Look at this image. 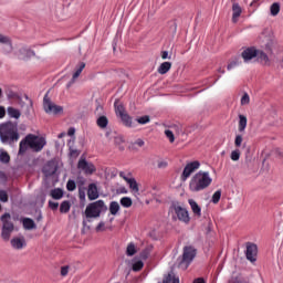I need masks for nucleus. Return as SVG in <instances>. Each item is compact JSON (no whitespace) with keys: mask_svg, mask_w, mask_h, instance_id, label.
Returning <instances> with one entry per match:
<instances>
[{"mask_svg":"<svg viewBox=\"0 0 283 283\" xmlns=\"http://www.w3.org/2000/svg\"><path fill=\"white\" fill-rule=\"evenodd\" d=\"M211 182H213V179H211L209 171L200 170L191 178L189 189L193 192L205 191V189L211 186Z\"/></svg>","mask_w":283,"mask_h":283,"instance_id":"obj_1","label":"nucleus"},{"mask_svg":"<svg viewBox=\"0 0 283 283\" xmlns=\"http://www.w3.org/2000/svg\"><path fill=\"white\" fill-rule=\"evenodd\" d=\"M19 129L17 128V124H12L11 122L4 123L0 125V140L4 145H13V143L19 142Z\"/></svg>","mask_w":283,"mask_h":283,"instance_id":"obj_2","label":"nucleus"},{"mask_svg":"<svg viewBox=\"0 0 283 283\" xmlns=\"http://www.w3.org/2000/svg\"><path fill=\"white\" fill-rule=\"evenodd\" d=\"M2 222V230H1V238L4 240V242H8L12 235V232L14 231V223L12 222V217L10 213H4L1 217Z\"/></svg>","mask_w":283,"mask_h":283,"instance_id":"obj_3","label":"nucleus"},{"mask_svg":"<svg viewBox=\"0 0 283 283\" xmlns=\"http://www.w3.org/2000/svg\"><path fill=\"white\" fill-rule=\"evenodd\" d=\"M27 140L29 142V147L32 151H43V147L48 145V142L44 137H40L36 135L29 134L27 135Z\"/></svg>","mask_w":283,"mask_h":283,"instance_id":"obj_4","label":"nucleus"},{"mask_svg":"<svg viewBox=\"0 0 283 283\" xmlns=\"http://www.w3.org/2000/svg\"><path fill=\"white\" fill-rule=\"evenodd\" d=\"M196 253H197L196 248L191 245L185 247L182 259H181V262L179 263V266H181V269H189V264L193 262V259L196 258Z\"/></svg>","mask_w":283,"mask_h":283,"instance_id":"obj_5","label":"nucleus"},{"mask_svg":"<svg viewBox=\"0 0 283 283\" xmlns=\"http://www.w3.org/2000/svg\"><path fill=\"white\" fill-rule=\"evenodd\" d=\"M105 207V202L103 200H97L93 203H90L85 209L86 218H101V211Z\"/></svg>","mask_w":283,"mask_h":283,"instance_id":"obj_6","label":"nucleus"},{"mask_svg":"<svg viewBox=\"0 0 283 283\" xmlns=\"http://www.w3.org/2000/svg\"><path fill=\"white\" fill-rule=\"evenodd\" d=\"M43 107L46 114H61L63 112V107L52 103L48 95L43 98Z\"/></svg>","mask_w":283,"mask_h":283,"instance_id":"obj_7","label":"nucleus"},{"mask_svg":"<svg viewBox=\"0 0 283 283\" xmlns=\"http://www.w3.org/2000/svg\"><path fill=\"white\" fill-rule=\"evenodd\" d=\"M197 169H200V161L195 160L188 163L181 174V180H187L191 176V174H193V171H197Z\"/></svg>","mask_w":283,"mask_h":283,"instance_id":"obj_8","label":"nucleus"},{"mask_svg":"<svg viewBox=\"0 0 283 283\" xmlns=\"http://www.w3.org/2000/svg\"><path fill=\"white\" fill-rule=\"evenodd\" d=\"M0 43L2 45L1 48L2 54H12L14 46H12V40L9 36L0 33Z\"/></svg>","mask_w":283,"mask_h":283,"instance_id":"obj_9","label":"nucleus"},{"mask_svg":"<svg viewBox=\"0 0 283 283\" xmlns=\"http://www.w3.org/2000/svg\"><path fill=\"white\" fill-rule=\"evenodd\" d=\"M245 256L249 262H255L258 260V245L255 243H247Z\"/></svg>","mask_w":283,"mask_h":283,"instance_id":"obj_10","label":"nucleus"},{"mask_svg":"<svg viewBox=\"0 0 283 283\" xmlns=\"http://www.w3.org/2000/svg\"><path fill=\"white\" fill-rule=\"evenodd\" d=\"M77 169H81L86 175H92L96 171V167L92 163H87L85 159H80L77 163Z\"/></svg>","mask_w":283,"mask_h":283,"instance_id":"obj_11","label":"nucleus"},{"mask_svg":"<svg viewBox=\"0 0 283 283\" xmlns=\"http://www.w3.org/2000/svg\"><path fill=\"white\" fill-rule=\"evenodd\" d=\"M174 211H175L178 220H180V222H185L186 224H188L190 218H189V212L187 211V209H185L180 206H174Z\"/></svg>","mask_w":283,"mask_h":283,"instance_id":"obj_12","label":"nucleus"},{"mask_svg":"<svg viewBox=\"0 0 283 283\" xmlns=\"http://www.w3.org/2000/svg\"><path fill=\"white\" fill-rule=\"evenodd\" d=\"M15 54L20 61H28L32 56H36V53L27 46H22Z\"/></svg>","mask_w":283,"mask_h":283,"instance_id":"obj_13","label":"nucleus"},{"mask_svg":"<svg viewBox=\"0 0 283 283\" xmlns=\"http://www.w3.org/2000/svg\"><path fill=\"white\" fill-rule=\"evenodd\" d=\"M241 56H242L244 63H249V61H252V59H256L258 50L253 46L247 48L241 53Z\"/></svg>","mask_w":283,"mask_h":283,"instance_id":"obj_14","label":"nucleus"},{"mask_svg":"<svg viewBox=\"0 0 283 283\" xmlns=\"http://www.w3.org/2000/svg\"><path fill=\"white\" fill-rule=\"evenodd\" d=\"M10 243L12 249H15V251H21V249H25V247H28V243L25 242L24 237L12 238Z\"/></svg>","mask_w":283,"mask_h":283,"instance_id":"obj_15","label":"nucleus"},{"mask_svg":"<svg viewBox=\"0 0 283 283\" xmlns=\"http://www.w3.org/2000/svg\"><path fill=\"white\" fill-rule=\"evenodd\" d=\"M57 166H56V163L54 161H49L45 164V166L43 167V174L46 176V177H50V176H54V174H56L57 171Z\"/></svg>","mask_w":283,"mask_h":283,"instance_id":"obj_16","label":"nucleus"},{"mask_svg":"<svg viewBox=\"0 0 283 283\" xmlns=\"http://www.w3.org/2000/svg\"><path fill=\"white\" fill-rule=\"evenodd\" d=\"M88 200H97L98 198V186L96 184H90L87 189Z\"/></svg>","mask_w":283,"mask_h":283,"instance_id":"obj_17","label":"nucleus"},{"mask_svg":"<svg viewBox=\"0 0 283 283\" xmlns=\"http://www.w3.org/2000/svg\"><path fill=\"white\" fill-rule=\"evenodd\" d=\"M242 14V7L238 2L232 4V23H238V19H240Z\"/></svg>","mask_w":283,"mask_h":283,"instance_id":"obj_18","label":"nucleus"},{"mask_svg":"<svg viewBox=\"0 0 283 283\" xmlns=\"http://www.w3.org/2000/svg\"><path fill=\"white\" fill-rule=\"evenodd\" d=\"M83 70H85V62H81L78 64V66L76 67L75 72L73 73L72 81H70L69 84H67V87H70V85H72V84H74L76 78H78V76H81Z\"/></svg>","mask_w":283,"mask_h":283,"instance_id":"obj_19","label":"nucleus"},{"mask_svg":"<svg viewBox=\"0 0 283 283\" xmlns=\"http://www.w3.org/2000/svg\"><path fill=\"white\" fill-rule=\"evenodd\" d=\"M256 59L259 63H262L263 65H271V60L269 59V55L264 53V51L256 50Z\"/></svg>","mask_w":283,"mask_h":283,"instance_id":"obj_20","label":"nucleus"},{"mask_svg":"<svg viewBox=\"0 0 283 283\" xmlns=\"http://www.w3.org/2000/svg\"><path fill=\"white\" fill-rule=\"evenodd\" d=\"M188 202H189L195 216L200 218V216H202V209L200 208V206H198V202H196L193 199H189Z\"/></svg>","mask_w":283,"mask_h":283,"instance_id":"obj_21","label":"nucleus"},{"mask_svg":"<svg viewBox=\"0 0 283 283\" xmlns=\"http://www.w3.org/2000/svg\"><path fill=\"white\" fill-rule=\"evenodd\" d=\"M28 147H30V142L28 140V136H25V138H23L20 142L19 156H23V154H25V151H28Z\"/></svg>","mask_w":283,"mask_h":283,"instance_id":"obj_22","label":"nucleus"},{"mask_svg":"<svg viewBox=\"0 0 283 283\" xmlns=\"http://www.w3.org/2000/svg\"><path fill=\"white\" fill-rule=\"evenodd\" d=\"M23 228L27 229L28 231H32V229H36V223H34V220L30 218L23 219Z\"/></svg>","mask_w":283,"mask_h":283,"instance_id":"obj_23","label":"nucleus"},{"mask_svg":"<svg viewBox=\"0 0 283 283\" xmlns=\"http://www.w3.org/2000/svg\"><path fill=\"white\" fill-rule=\"evenodd\" d=\"M169 70H171V62H163L157 72L158 74H167V72H169Z\"/></svg>","mask_w":283,"mask_h":283,"instance_id":"obj_24","label":"nucleus"},{"mask_svg":"<svg viewBox=\"0 0 283 283\" xmlns=\"http://www.w3.org/2000/svg\"><path fill=\"white\" fill-rule=\"evenodd\" d=\"M50 196L53 200H61L63 198V190L61 188L52 189Z\"/></svg>","mask_w":283,"mask_h":283,"instance_id":"obj_25","label":"nucleus"},{"mask_svg":"<svg viewBox=\"0 0 283 283\" xmlns=\"http://www.w3.org/2000/svg\"><path fill=\"white\" fill-rule=\"evenodd\" d=\"M247 123H248L247 116L239 115V127H238V130L240 133H242V132H244V129H247Z\"/></svg>","mask_w":283,"mask_h":283,"instance_id":"obj_26","label":"nucleus"},{"mask_svg":"<svg viewBox=\"0 0 283 283\" xmlns=\"http://www.w3.org/2000/svg\"><path fill=\"white\" fill-rule=\"evenodd\" d=\"M8 112V115L11 117V118H21V111L20 109H17L14 107H8L7 109Z\"/></svg>","mask_w":283,"mask_h":283,"instance_id":"obj_27","label":"nucleus"},{"mask_svg":"<svg viewBox=\"0 0 283 283\" xmlns=\"http://www.w3.org/2000/svg\"><path fill=\"white\" fill-rule=\"evenodd\" d=\"M118 211H120V205H118V201H112L109 203V213L116 216Z\"/></svg>","mask_w":283,"mask_h":283,"instance_id":"obj_28","label":"nucleus"},{"mask_svg":"<svg viewBox=\"0 0 283 283\" xmlns=\"http://www.w3.org/2000/svg\"><path fill=\"white\" fill-rule=\"evenodd\" d=\"M127 185L129 186V189H132V191L134 193H138V191H140V189L138 188V182L136 181L135 178H130L128 181H127Z\"/></svg>","mask_w":283,"mask_h":283,"instance_id":"obj_29","label":"nucleus"},{"mask_svg":"<svg viewBox=\"0 0 283 283\" xmlns=\"http://www.w3.org/2000/svg\"><path fill=\"white\" fill-rule=\"evenodd\" d=\"M163 283H180V280L176 277L174 272L168 273V275L164 279Z\"/></svg>","mask_w":283,"mask_h":283,"instance_id":"obj_30","label":"nucleus"},{"mask_svg":"<svg viewBox=\"0 0 283 283\" xmlns=\"http://www.w3.org/2000/svg\"><path fill=\"white\" fill-rule=\"evenodd\" d=\"M122 207H124L125 209H129V207H132L134 205V201H132V198L129 197H123L119 200Z\"/></svg>","mask_w":283,"mask_h":283,"instance_id":"obj_31","label":"nucleus"},{"mask_svg":"<svg viewBox=\"0 0 283 283\" xmlns=\"http://www.w3.org/2000/svg\"><path fill=\"white\" fill-rule=\"evenodd\" d=\"M119 117L124 123L125 127H132V117L129 116V114L124 113V115H120Z\"/></svg>","mask_w":283,"mask_h":283,"instance_id":"obj_32","label":"nucleus"},{"mask_svg":"<svg viewBox=\"0 0 283 283\" xmlns=\"http://www.w3.org/2000/svg\"><path fill=\"white\" fill-rule=\"evenodd\" d=\"M270 12L272 17H277L280 14V4L277 2L272 3Z\"/></svg>","mask_w":283,"mask_h":283,"instance_id":"obj_33","label":"nucleus"},{"mask_svg":"<svg viewBox=\"0 0 283 283\" xmlns=\"http://www.w3.org/2000/svg\"><path fill=\"white\" fill-rule=\"evenodd\" d=\"M71 207L70 201H63L60 206V213H69Z\"/></svg>","mask_w":283,"mask_h":283,"instance_id":"obj_34","label":"nucleus"},{"mask_svg":"<svg viewBox=\"0 0 283 283\" xmlns=\"http://www.w3.org/2000/svg\"><path fill=\"white\" fill-rule=\"evenodd\" d=\"M109 120L107 119V117L105 116H101L99 118H97V125L102 128L105 129V127H107Z\"/></svg>","mask_w":283,"mask_h":283,"instance_id":"obj_35","label":"nucleus"},{"mask_svg":"<svg viewBox=\"0 0 283 283\" xmlns=\"http://www.w3.org/2000/svg\"><path fill=\"white\" fill-rule=\"evenodd\" d=\"M115 112L117 116H123L124 114H127L125 112V106H123V104H118L115 102Z\"/></svg>","mask_w":283,"mask_h":283,"instance_id":"obj_36","label":"nucleus"},{"mask_svg":"<svg viewBox=\"0 0 283 283\" xmlns=\"http://www.w3.org/2000/svg\"><path fill=\"white\" fill-rule=\"evenodd\" d=\"M126 255H128V256L136 255V245L134 243H129L127 245Z\"/></svg>","mask_w":283,"mask_h":283,"instance_id":"obj_37","label":"nucleus"},{"mask_svg":"<svg viewBox=\"0 0 283 283\" xmlns=\"http://www.w3.org/2000/svg\"><path fill=\"white\" fill-rule=\"evenodd\" d=\"M220 198H222V191H221V190H217V191L212 195L211 201L213 202V205H218V202H220Z\"/></svg>","mask_w":283,"mask_h":283,"instance_id":"obj_38","label":"nucleus"},{"mask_svg":"<svg viewBox=\"0 0 283 283\" xmlns=\"http://www.w3.org/2000/svg\"><path fill=\"white\" fill-rule=\"evenodd\" d=\"M0 163H3L4 165H8V163H10V155L8 154V151H2L0 154Z\"/></svg>","mask_w":283,"mask_h":283,"instance_id":"obj_39","label":"nucleus"},{"mask_svg":"<svg viewBox=\"0 0 283 283\" xmlns=\"http://www.w3.org/2000/svg\"><path fill=\"white\" fill-rule=\"evenodd\" d=\"M240 155H241L240 149H235L231 151L230 158L234 163H238V160H240Z\"/></svg>","mask_w":283,"mask_h":283,"instance_id":"obj_40","label":"nucleus"},{"mask_svg":"<svg viewBox=\"0 0 283 283\" xmlns=\"http://www.w3.org/2000/svg\"><path fill=\"white\" fill-rule=\"evenodd\" d=\"M150 120L151 118L149 117V115H145L137 118V123H139V125H147V123H149Z\"/></svg>","mask_w":283,"mask_h":283,"instance_id":"obj_41","label":"nucleus"},{"mask_svg":"<svg viewBox=\"0 0 283 283\" xmlns=\"http://www.w3.org/2000/svg\"><path fill=\"white\" fill-rule=\"evenodd\" d=\"M143 266H145V263L143 261H137L133 264V271H143Z\"/></svg>","mask_w":283,"mask_h":283,"instance_id":"obj_42","label":"nucleus"},{"mask_svg":"<svg viewBox=\"0 0 283 283\" xmlns=\"http://www.w3.org/2000/svg\"><path fill=\"white\" fill-rule=\"evenodd\" d=\"M67 191L76 190V182L74 180H69L66 184Z\"/></svg>","mask_w":283,"mask_h":283,"instance_id":"obj_43","label":"nucleus"},{"mask_svg":"<svg viewBox=\"0 0 283 283\" xmlns=\"http://www.w3.org/2000/svg\"><path fill=\"white\" fill-rule=\"evenodd\" d=\"M165 135L169 139V143H174L176 140V137L174 136V132L167 129L165 130Z\"/></svg>","mask_w":283,"mask_h":283,"instance_id":"obj_44","label":"nucleus"},{"mask_svg":"<svg viewBox=\"0 0 283 283\" xmlns=\"http://www.w3.org/2000/svg\"><path fill=\"white\" fill-rule=\"evenodd\" d=\"M0 202H8V192L6 190H0Z\"/></svg>","mask_w":283,"mask_h":283,"instance_id":"obj_45","label":"nucleus"},{"mask_svg":"<svg viewBox=\"0 0 283 283\" xmlns=\"http://www.w3.org/2000/svg\"><path fill=\"white\" fill-rule=\"evenodd\" d=\"M242 135H237L234 139V147H242Z\"/></svg>","mask_w":283,"mask_h":283,"instance_id":"obj_46","label":"nucleus"},{"mask_svg":"<svg viewBox=\"0 0 283 283\" xmlns=\"http://www.w3.org/2000/svg\"><path fill=\"white\" fill-rule=\"evenodd\" d=\"M78 198L81 201L85 200V187H78Z\"/></svg>","mask_w":283,"mask_h":283,"instance_id":"obj_47","label":"nucleus"},{"mask_svg":"<svg viewBox=\"0 0 283 283\" xmlns=\"http://www.w3.org/2000/svg\"><path fill=\"white\" fill-rule=\"evenodd\" d=\"M249 103H251V98H250L249 95L245 93V94L241 97V105H249Z\"/></svg>","mask_w":283,"mask_h":283,"instance_id":"obj_48","label":"nucleus"},{"mask_svg":"<svg viewBox=\"0 0 283 283\" xmlns=\"http://www.w3.org/2000/svg\"><path fill=\"white\" fill-rule=\"evenodd\" d=\"M70 273V266L69 265H64L61 268V275L62 277H66V275Z\"/></svg>","mask_w":283,"mask_h":283,"instance_id":"obj_49","label":"nucleus"},{"mask_svg":"<svg viewBox=\"0 0 283 283\" xmlns=\"http://www.w3.org/2000/svg\"><path fill=\"white\" fill-rule=\"evenodd\" d=\"M49 207H50V209H52L53 211H56V209H59V202L49 201Z\"/></svg>","mask_w":283,"mask_h":283,"instance_id":"obj_50","label":"nucleus"},{"mask_svg":"<svg viewBox=\"0 0 283 283\" xmlns=\"http://www.w3.org/2000/svg\"><path fill=\"white\" fill-rule=\"evenodd\" d=\"M167 161H158L157 167L158 169H167Z\"/></svg>","mask_w":283,"mask_h":283,"instance_id":"obj_51","label":"nucleus"},{"mask_svg":"<svg viewBox=\"0 0 283 283\" xmlns=\"http://www.w3.org/2000/svg\"><path fill=\"white\" fill-rule=\"evenodd\" d=\"M134 145H137V147H144L145 146V140L139 138V139L135 140Z\"/></svg>","mask_w":283,"mask_h":283,"instance_id":"obj_52","label":"nucleus"},{"mask_svg":"<svg viewBox=\"0 0 283 283\" xmlns=\"http://www.w3.org/2000/svg\"><path fill=\"white\" fill-rule=\"evenodd\" d=\"M119 178H123V180H125V182H129V180L132 179V178H128V177L125 175L124 171L119 172Z\"/></svg>","mask_w":283,"mask_h":283,"instance_id":"obj_53","label":"nucleus"},{"mask_svg":"<svg viewBox=\"0 0 283 283\" xmlns=\"http://www.w3.org/2000/svg\"><path fill=\"white\" fill-rule=\"evenodd\" d=\"M117 193H127V188L125 186L117 188Z\"/></svg>","mask_w":283,"mask_h":283,"instance_id":"obj_54","label":"nucleus"},{"mask_svg":"<svg viewBox=\"0 0 283 283\" xmlns=\"http://www.w3.org/2000/svg\"><path fill=\"white\" fill-rule=\"evenodd\" d=\"M74 134H76V129L74 127L69 128L67 135L69 136H74Z\"/></svg>","mask_w":283,"mask_h":283,"instance_id":"obj_55","label":"nucleus"},{"mask_svg":"<svg viewBox=\"0 0 283 283\" xmlns=\"http://www.w3.org/2000/svg\"><path fill=\"white\" fill-rule=\"evenodd\" d=\"M161 59H163L164 61L167 60V59H169V52L163 51V52H161Z\"/></svg>","mask_w":283,"mask_h":283,"instance_id":"obj_56","label":"nucleus"},{"mask_svg":"<svg viewBox=\"0 0 283 283\" xmlns=\"http://www.w3.org/2000/svg\"><path fill=\"white\" fill-rule=\"evenodd\" d=\"M3 116H6V108L0 106V118H3Z\"/></svg>","mask_w":283,"mask_h":283,"instance_id":"obj_57","label":"nucleus"},{"mask_svg":"<svg viewBox=\"0 0 283 283\" xmlns=\"http://www.w3.org/2000/svg\"><path fill=\"white\" fill-rule=\"evenodd\" d=\"M235 65H238V62H232V63L228 64V70H233V67H235Z\"/></svg>","mask_w":283,"mask_h":283,"instance_id":"obj_58","label":"nucleus"},{"mask_svg":"<svg viewBox=\"0 0 283 283\" xmlns=\"http://www.w3.org/2000/svg\"><path fill=\"white\" fill-rule=\"evenodd\" d=\"M70 155H71V156H78V150H76V149H71Z\"/></svg>","mask_w":283,"mask_h":283,"instance_id":"obj_59","label":"nucleus"},{"mask_svg":"<svg viewBox=\"0 0 283 283\" xmlns=\"http://www.w3.org/2000/svg\"><path fill=\"white\" fill-rule=\"evenodd\" d=\"M193 283H207V282H205V279L199 277V279H196V280L193 281Z\"/></svg>","mask_w":283,"mask_h":283,"instance_id":"obj_60","label":"nucleus"},{"mask_svg":"<svg viewBox=\"0 0 283 283\" xmlns=\"http://www.w3.org/2000/svg\"><path fill=\"white\" fill-rule=\"evenodd\" d=\"M105 227L104 222H99L98 226L96 227V231H101V229Z\"/></svg>","mask_w":283,"mask_h":283,"instance_id":"obj_61","label":"nucleus"},{"mask_svg":"<svg viewBox=\"0 0 283 283\" xmlns=\"http://www.w3.org/2000/svg\"><path fill=\"white\" fill-rule=\"evenodd\" d=\"M218 72H220V74H224V69L220 67Z\"/></svg>","mask_w":283,"mask_h":283,"instance_id":"obj_62","label":"nucleus"},{"mask_svg":"<svg viewBox=\"0 0 283 283\" xmlns=\"http://www.w3.org/2000/svg\"><path fill=\"white\" fill-rule=\"evenodd\" d=\"M57 138H63V133L57 136Z\"/></svg>","mask_w":283,"mask_h":283,"instance_id":"obj_63","label":"nucleus"},{"mask_svg":"<svg viewBox=\"0 0 283 283\" xmlns=\"http://www.w3.org/2000/svg\"><path fill=\"white\" fill-rule=\"evenodd\" d=\"M30 107H32V101H30Z\"/></svg>","mask_w":283,"mask_h":283,"instance_id":"obj_64","label":"nucleus"}]
</instances>
